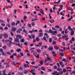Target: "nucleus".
<instances>
[{
  "mask_svg": "<svg viewBox=\"0 0 75 75\" xmlns=\"http://www.w3.org/2000/svg\"><path fill=\"white\" fill-rule=\"evenodd\" d=\"M45 32L48 33H50V34H52V35H55V34H57V31H52V30L51 29H49V31H45Z\"/></svg>",
  "mask_w": 75,
  "mask_h": 75,
  "instance_id": "nucleus-1",
  "label": "nucleus"
},
{
  "mask_svg": "<svg viewBox=\"0 0 75 75\" xmlns=\"http://www.w3.org/2000/svg\"><path fill=\"white\" fill-rule=\"evenodd\" d=\"M33 55H34V56L36 58H39V55H40L39 54H38L37 55V52H34L33 53Z\"/></svg>",
  "mask_w": 75,
  "mask_h": 75,
  "instance_id": "nucleus-2",
  "label": "nucleus"
},
{
  "mask_svg": "<svg viewBox=\"0 0 75 75\" xmlns=\"http://www.w3.org/2000/svg\"><path fill=\"white\" fill-rule=\"evenodd\" d=\"M62 61H63L64 62H66V64H65V65H67L68 64V62H67V60L66 59H63L62 60H61Z\"/></svg>",
  "mask_w": 75,
  "mask_h": 75,
  "instance_id": "nucleus-3",
  "label": "nucleus"
},
{
  "mask_svg": "<svg viewBox=\"0 0 75 75\" xmlns=\"http://www.w3.org/2000/svg\"><path fill=\"white\" fill-rule=\"evenodd\" d=\"M47 59L48 61H49L50 62H52V60L51 59V58L47 57Z\"/></svg>",
  "mask_w": 75,
  "mask_h": 75,
  "instance_id": "nucleus-4",
  "label": "nucleus"
},
{
  "mask_svg": "<svg viewBox=\"0 0 75 75\" xmlns=\"http://www.w3.org/2000/svg\"><path fill=\"white\" fill-rule=\"evenodd\" d=\"M15 42H19V39L16 37L14 40Z\"/></svg>",
  "mask_w": 75,
  "mask_h": 75,
  "instance_id": "nucleus-5",
  "label": "nucleus"
},
{
  "mask_svg": "<svg viewBox=\"0 0 75 75\" xmlns=\"http://www.w3.org/2000/svg\"><path fill=\"white\" fill-rule=\"evenodd\" d=\"M23 30L22 29L19 28V30H18L16 31V33H21V31H22Z\"/></svg>",
  "mask_w": 75,
  "mask_h": 75,
  "instance_id": "nucleus-6",
  "label": "nucleus"
},
{
  "mask_svg": "<svg viewBox=\"0 0 75 75\" xmlns=\"http://www.w3.org/2000/svg\"><path fill=\"white\" fill-rule=\"evenodd\" d=\"M17 28H16L14 27L12 28L11 31L12 32L16 31L17 30Z\"/></svg>",
  "mask_w": 75,
  "mask_h": 75,
  "instance_id": "nucleus-7",
  "label": "nucleus"
},
{
  "mask_svg": "<svg viewBox=\"0 0 75 75\" xmlns=\"http://www.w3.org/2000/svg\"><path fill=\"white\" fill-rule=\"evenodd\" d=\"M48 50L49 51H52V50H53V47H50L48 48Z\"/></svg>",
  "mask_w": 75,
  "mask_h": 75,
  "instance_id": "nucleus-8",
  "label": "nucleus"
},
{
  "mask_svg": "<svg viewBox=\"0 0 75 75\" xmlns=\"http://www.w3.org/2000/svg\"><path fill=\"white\" fill-rule=\"evenodd\" d=\"M54 48L56 50H59V47H57V46H54Z\"/></svg>",
  "mask_w": 75,
  "mask_h": 75,
  "instance_id": "nucleus-9",
  "label": "nucleus"
},
{
  "mask_svg": "<svg viewBox=\"0 0 75 75\" xmlns=\"http://www.w3.org/2000/svg\"><path fill=\"white\" fill-rule=\"evenodd\" d=\"M52 53L53 55V57H56L57 56V54L55 53V52L54 51H52Z\"/></svg>",
  "mask_w": 75,
  "mask_h": 75,
  "instance_id": "nucleus-10",
  "label": "nucleus"
},
{
  "mask_svg": "<svg viewBox=\"0 0 75 75\" xmlns=\"http://www.w3.org/2000/svg\"><path fill=\"white\" fill-rule=\"evenodd\" d=\"M68 37V35H67V36H65V35H64V36H62V38L65 39V38H67V37Z\"/></svg>",
  "mask_w": 75,
  "mask_h": 75,
  "instance_id": "nucleus-11",
  "label": "nucleus"
},
{
  "mask_svg": "<svg viewBox=\"0 0 75 75\" xmlns=\"http://www.w3.org/2000/svg\"><path fill=\"white\" fill-rule=\"evenodd\" d=\"M2 72L3 73V75H8L7 74H6V70H4L2 71Z\"/></svg>",
  "mask_w": 75,
  "mask_h": 75,
  "instance_id": "nucleus-12",
  "label": "nucleus"
},
{
  "mask_svg": "<svg viewBox=\"0 0 75 75\" xmlns=\"http://www.w3.org/2000/svg\"><path fill=\"white\" fill-rule=\"evenodd\" d=\"M40 13H42V14L43 15H44V13L43 12V10H42V9H40Z\"/></svg>",
  "mask_w": 75,
  "mask_h": 75,
  "instance_id": "nucleus-13",
  "label": "nucleus"
},
{
  "mask_svg": "<svg viewBox=\"0 0 75 75\" xmlns=\"http://www.w3.org/2000/svg\"><path fill=\"white\" fill-rule=\"evenodd\" d=\"M43 33L42 32L39 33V37H42V36H43Z\"/></svg>",
  "mask_w": 75,
  "mask_h": 75,
  "instance_id": "nucleus-14",
  "label": "nucleus"
},
{
  "mask_svg": "<svg viewBox=\"0 0 75 75\" xmlns=\"http://www.w3.org/2000/svg\"><path fill=\"white\" fill-rule=\"evenodd\" d=\"M67 29L68 30H69L70 31H71V30H72V28H71V26H69L67 27Z\"/></svg>",
  "mask_w": 75,
  "mask_h": 75,
  "instance_id": "nucleus-15",
  "label": "nucleus"
},
{
  "mask_svg": "<svg viewBox=\"0 0 75 75\" xmlns=\"http://www.w3.org/2000/svg\"><path fill=\"white\" fill-rule=\"evenodd\" d=\"M16 37H18L19 39H21L22 38V36L21 35H17Z\"/></svg>",
  "mask_w": 75,
  "mask_h": 75,
  "instance_id": "nucleus-16",
  "label": "nucleus"
},
{
  "mask_svg": "<svg viewBox=\"0 0 75 75\" xmlns=\"http://www.w3.org/2000/svg\"><path fill=\"white\" fill-rule=\"evenodd\" d=\"M71 31L70 33L71 35L72 36L74 34V31H73L72 30Z\"/></svg>",
  "mask_w": 75,
  "mask_h": 75,
  "instance_id": "nucleus-17",
  "label": "nucleus"
},
{
  "mask_svg": "<svg viewBox=\"0 0 75 75\" xmlns=\"http://www.w3.org/2000/svg\"><path fill=\"white\" fill-rule=\"evenodd\" d=\"M4 37H5V38H8V34L5 33Z\"/></svg>",
  "mask_w": 75,
  "mask_h": 75,
  "instance_id": "nucleus-18",
  "label": "nucleus"
},
{
  "mask_svg": "<svg viewBox=\"0 0 75 75\" xmlns=\"http://www.w3.org/2000/svg\"><path fill=\"white\" fill-rule=\"evenodd\" d=\"M16 51L18 52H20L21 51V50L20 49H18L16 50Z\"/></svg>",
  "mask_w": 75,
  "mask_h": 75,
  "instance_id": "nucleus-19",
  "label": "nucleus"
},
{
  "mask_svg": "<svg viewBox=\"0 0 75 75\" xmlns=\"http://www.w3.org/2000/svg\"><path fill=\"white\" fill-rule=\"evenodd\" d=\"M41 69L43 71H45V68L44 67H41Z\"/></svg>",
  "mask_w": 75,
  "mask_h": 75,
  "instance_id": "nucleus-20",
  "label": "nucleus"
},
{
  "mask_svg": "<svg viewBox=\"0 0 75 75\" xmlns=\"http://www.w3.org/2000/svg\"><path fill=\"white\" fill-rule=\"evenodd\" d=\"M43 39L45 41H48V40L46 39V37L45 36H44V37H43Z\"/></svg>",
  "mask_w": 75,
  "mask_h": 75,
  "instance_id": "nucleus-21",
  "label": "nucleus"
},
{
  "mask_svg": "<svg viewBox=\"0 0 75 75\" xmlns=\"http://www.w3.org/2000/svg\"><path fill=\"white\" fill-rule=\"evenodd\" d=\"M11 25L12 26H15V22H12L11 23Z\"/></svg>",
  "mask_w": 75,
  "mask_h": 75,
  "instance_id": "nucleus-22",
  "label": "nucleus"
},
{
  "mask_svg": "<svg viewBox=\"0 0 75 75\" xmlns=\"http://www.w3.org/2000/svg\"><path fill=\"white\" fill-rule=\"evenodd\" d=\"M1 54L2 55H4V56H6V53L4 52H2Z\"/></svg>",
  "mask_w": 75,
  "mask_h": 75,
  "instance_id": "nucleus-23",
  "label": "nucleus"
},
{
  "mask_svg": "<svg viewBox=\"0 0 75 75\" xmlns=\"http://www.w3.org/2000/svg\"><path fill=\"white\" fill-rule=\"evenodd\" d=\"M37 52H38V53H40L41 52V50L40 49H37L36 50Z\"/></svg>",
  "mask_w": 75,
  "mask_h": 75,
  "instance_id": "nucleus-24",
  "label": "nucleus"
},
{
  "mask_svg": "<svg viewBox=\"0 0 75 75\" xmlns=\"http://www.w3.org/2000/svg\"><path fill=\"white\" fill-rule=\"evenodd\" d=\"M57 73V71H54V72L52 73V75H56V74Z\"/></svg>",
  "mask_w": 75,
  "mask_h": 75,
  "instance_id": "nucleus-25",
  "label": "nucleus"
},
{
  "mask_svg": "<svg viewBox=\"0 0 75 75\" xmlns=\"http://www.w3.org/2000/svg\"><path fill=\"white\" fill-rule=\"evenodd\" d=\"M52 38L54 39V40H57V37L55 36H52Z\"/></svg>",
  "mask_w": 75,
  "mask_h": 75,
  "instance_id": "nucleus-26",
  "label": "nucleus"
},
{
  "mask_svg": "<svg viewBox=\"0 0 75 75\" xmlns=\"http://www.w3.org/2000/svg\"><path fill=\"white\" fill-rule=\"evenodd\" d=\"M57 43V42L56 41H53L52 42V44L53 45H55Z\"/></svg>",
  "mask_w": 75,
  "mask_h": 75,
  "instance_id": "nucleus-27",
  "label": "nucleus"
},
{
  "mask_svg": "<svg viewBox=\"0 0 75 75\" xmlns=\"http://www.w3.org/2000/svg\"><path fill=\"white\" fill-rule=\"evenodd\" d=\"M49 22H50L51 23H53L54 22V20H49Z\"/></svg>",
  "mask_w": 75,
  "mask_h": 75,
  "instance_id": "nucleus-28",
  "label": "nucleus"
},
{
  "mask_svg": "<svg viewBox=\"0 0 75 75\" xmlns=\"http://www.w3.org/2000/svg\"><path fill=\"white\" fill-rule=\"evenodd\" d=\"M28 73V71H27V70H25L24 72V74H27Z\"/></svg>",
  "mask_w": 75,
  "mask_h": 75,
  "instance_id": "nucleus-29",
  "label": "nucleus"
},
{
  "mask_svg": "<svg viewBox=\"0 0 75 75\" xmlns=\"http://www.w3.org/2000/svg\"><path fill=\"white\" fill-rule=\"evenodd\" d=\"M0 23H5V22H4V21L3 20L0 19Z\"/></svg>",
  "mask_w": 75,
  "mask_h": 75,
  "instance_id": "nucleus-30",
  "label": "nucleus"
},
{
  "mask_svg": "<svg viewBox=\"0 0 75 75\" xmlns=\"http://www.w3.org/2000/svg\"><path fill=\"white\" fill-rule=\"evenodd\" d=\"M52 38H50L49 40V41L50 43H51V42H52Z\"/></svg>",
  "mask_w": 75,
  "mask_h": 75,
  "instance_id": "nucleus-31",
  "label": "nucleus"
},
{
  "mask_svg": "<svg viewBox=\"0 0 75 75\" xmlns=\"http://www.w3.org/2000/svg\"><path fill=\"white\" fill-rule=\"evenodd\" d=\"M61 57H64V54L63 53H61L60 54Z\"/></svg>",
  "mask_w": 75,
  "mask_h": 75,
  "instance_id": "nucleus-32",
  "label": "nucleus"
},
{
  "mask_svg": "<svg viewBox=\"0 0 75 75\" xmlns=\"http://www.w3.org/2000/svg\"><path fill=\"white\" fill-rule=\"evenodd\" d=\"M16 45L17 46H18V47H20V48H21V45H20V44L19 43L16 44Z\"/></svg>",
  "mask_w": 75,
  "mask_h": 75,
  "instance_id": "nucleus-33",
  "label": "nucleus"
},
{
  "mask_svg": "<svg viewBox=\"0 0 75 75\" xmlns=\"http://www.w3.org/2000/svg\"><path fill=\"white\" fill-rule=\"evenodd\" d=\"M33 39H34L35 38V35L34 34H32L31 35Z\"/></svg>",
  "mask_w": 75,
  "mask_h": 75,
  "instance_id": "nucleus-34",
  "label": "nucleus"
},
{
  "mask_svg": "<svg viewBox=\"0 0 75 75\" xmlns=\"http://www.w3.org/2000/svg\"><path fill=\"white\" fill-rule=\"evenodd\" d=\"M6 48H7V46L6 45H4L3 47V49H4L5 50H6Z\"/></svg>",
  "mask_w": 75,
  "mask_h": 75,
  "instance_id": "nucleus-35",
  "label": "nucleus"
},
{
  "mask_svg": "<svg viewBox=\"0 0 75 75\" xmlns=\"http://www.w3.org/2000/svg\"><path fill=\"white\" fill-rule=\"evenodd\" d=\"M36 40L37 41H40V38L38 37H37L36 38Z\"/></svg>",
  "mask_w": 75,
  "mask_h": 75,
  "instance_id": "nucleus-36",
  "label": "nucleus"
},
{
  "mask_svg": "<svg viewBox=\"0 0 75 75\" xmlns=\"http://www.w3.org/2000/svg\"><path fill=\"white\" fill-rule=\"evenodd\" d=\"M6 53L8 54V55H11V52H7Z\"/></svg>",
  "mask_w": 75,
  "mask_h": 75,
  "instance_id": "nucleus-37",
  "label": "nucleus"
},
{
  "mask_svg": "<svg viewBox=\"0 0 75 75\" xmlns=\"http://www.w3.org/2000/svg\"><path fill=\"white\" fill-rule=\"evenodd\" d=\"M2 36H3V34H0V39H1V38H2Z\"/></svg>",
  "mask_w": 75,
  "mask_h": 75,
  "instance_id": "nucleus-38",
  "label": "nucleus"
},
{
  "mask_svg": "<svg viewBox=\"0 0 75 75\" xmlns=\"http://www.w3.org/2000/svg\"><path fill=\"white\" fill-rule=\"evenodd\" d=\"M63 50H68V47H66L65 48V46H64L63 47Z\"/></svg>",
  "mask_w": 75,
  "mask_h": 75,
  "instance_id": "nucleus-39",
  "label": "nucleus"
},
{
  "mask_svg": "<svg viewBox=\"0 0 75 75\" xmlns=\"http://www.w3.org/2000/svg\"><path fill=\"white\" fill-rule=\"evenodd\" d=\"M21 41L22 42H24L25 40L24 39L22 38V39H21Z\"/></svg>",
  "mask_w": 75,
  "mask_h": 75,
  "instance_id": "nucleus-40",
  "label": "nucleus"
},
{
  "mask_svg": "<svg viewBox=\"0 0 75 75\" xmlns=\"http://www.w3.org/2000/svg\"><path fill=\"white\" fill-rule=\"evenodd\" d=\"M0 30H1L2 31H4V29L3 27H0Z\"/></svg>",
  "mask_w": 75,
  "mask_h": 75,
  "instance_id": "nucleus-41",
  "label": "nucleus"
},
{
  "mask_svg": "<svg viewBox=\"0 0 75 75\" xmlns=\"http://www.w3.org/2000/svg\"><path fill=\"white\" fill-rule=\"evenodd\" d=\"M10 67V64H7V65H6L5 67L7 68H9Z\"/></svg>",
  "mask_w": 75,
  "mask_h": 75,
  "instance_id": "nucleus-42",
  "label": "nucleus"
},
{
  "mask_svg": "<svg viewBox=\"0 0 75 75\" xmlns=\"http://www.w3.org/2000/svg\"><path fill=\"white\" fill-rule=\"evenodd\" d=\"M65 34H67L68 33V30L67 29H66L65 31Z\"/></svg>",
  "mask_w": 75,
  "mask_h": 75,
  "instance_id": "nucleus-43",
  "label": "nucleus"
},
{
  "mask_svg": "<svg viewBox=\"0 0 75 75\" xmlns=\"http://www.w3.org/2000/svg\"><path fill=\"white\" fill-rule=\"evenodd\" d=\"M40 65H42L44 64V63H43V62H42V61H41L40 62Z\"/></svg>",
  "mask_w": 75,
  "mask_h": 75,
  "instance_id": "nucleus-44",
  "label": "nucleus"
},
{
  "mask_svg": "<svg viewBox=\"0 0 75 75\" xmlns=\"http://www.w3.org/2000/svg\"><path fill=\"white\" fill-rule=\"evenodd\" d=\"M31 25H32L33 27L34 26V25H35V23L34 22H32L31 23Z\"/></svg>",
  "mask_w": 75,
  "mask_h": 75,
  "instance_id": "nucleus-45",
  "label": "nucleus"
},
{
  "mask_svg": "<svg viewBox=\"0 0 75 75\" xmlns=\"http://www.w3.org/2000/svg\"><path fill=\"white\" fill-rule=\"evenodd\" d=\"M11 64L12 65H16V64H15V62H14L12 61L11 62Z\"/></svg>",
  "mask_w": 75,
  "mask_h": 75,
  "instance_id": "nucleus-46",
  "label": "nucleus"
},
{
  "mask_svg": "<svg viewBox=\"0 0 75 75\" xmlns=\"http://www.w3.org/2000/svg\"><path fill=\"white\" fill-rule=\"evenodd\" d=\"M59 26L58 25L55 26V28H59Z\"/></svg>",
  "mask_w": 75,
  "mask_h": 75,
  "instance_id": "nucleus-47",
  "label": "nucleus"
},
{
  "mask_svg": "<svg viewBox=\"0 0 75 75\" xmlns=\"http://www.w3.org/2000/svg\"><path fill=\"white\" fill-rule=\"evenodd\" d=\"M59 74H60V75H61V74H63V72L61 70L59 72Z\"/></svg>",
  "mask_w": 75,
  "mask_h": 75,
  "instance_id": "nucleus-48",
  "label": "nucleus"
},
{
  "mask_svg": "<svg viewBox=\"0 0 75 75\" xmlns=\"http://www.w3.org/2000/svg\"><path fill=\"white\" fill-rule=\"evenodd\" d=\"M24 44H25V45L26 46L28 45V43H27V42H26L24 43Z\"/></svg>",
  "mask_w": 75,
  "mask_h": 75,
  "instance_id": "nucleus-49",
  "label": "nucleus"
},
{
  "mask_svg": "<svg viewBox=\"0 0 75 75\" xmlns=\"http://www.w3.org/2000/svg\"><path fill=\"white\" fill-rule=\"evenodd\" d=\"M20 54L21 57H23L24 55L23 54V53H20Z\"/></svg>",
  "mask_w": 75,
  "mask_h": 75,
  "instance_id": "nucleus-50",
  "label": "nucleus"
},
{
  "mask_svg": "<svg viewBox=\"0 0 75 75\" xmlns=\"http://www.w3.org/2000/svg\"><path fill=\"white\" fill-rule=\"evenodd\" d=\"M10 41V40H5V42L7 43V42H8Z\"/></svg>",
  "mask_w": 75,
  "mask_h": 75,
  "instance_id": "nucleus-51",
  "label": "nucleus"
},
{
  "mask_svg": "<svg viewBox=\"0 0 75 75\" xmlns=\"http://www.w3.org/2000/svg\"><path fill=\"white\" fill-rule=\"evenodd\" d=\"M26 18L27 19L28 18L27 17V16H24L23 17V19H26Z\"/></svg>",
  "mask_w": 75,
  "mask_h": 75,
  "instance_id": "nucleus-52",
  "label": "nucleus"
},
{
  "mask_svg": "<svg viewBox=\"0 0 75 75\" xmlns=\"http://www.w3.org/2000/svg\"><path fill=\"white\" fill-rule=\"evenodd\" d=\"M69 38H68V37L66 38L65 40H66V41H68V40H69Z\"/></svg>",
  "mask_w": 75,
  "mask_h": 75,
  "instance_id": "nucleus-53",
  "label": "nucleus"
},
{
  "mask_svg": "<svg viewBox=\"0 0 75 75\" xmlns=\"http://www.w3.org/2000/svg\"><path fill=\"white\" fill-rule=\"evenodd\" d=\"M0 52L2 53L3 52V50L1 48L0 49Z\"/></svg>",
  "mask_w": 75,
  "mask_h": 75,
  "instance_id": "nucleus-54",
  "label": "nucleus"
},
{
  "mask_svg": "<svg viewBox=\"0 0 75 75\" xmlns=\"http://www.w3.org/2000/svg\"><path fill=\"white\" fill-rule=\"evenodd\" d=\"M59 64H60V65H62L63 64V62H59Z\"/></svg>",
  "mask_w": 75,
  "mask_h": 75,
  "instance_id": "nucleus-55",
  "label": "nucleus"
},
{
  "mask_svg": "<svg viewBox=\"0 0 75 75\" xmlns=\"http://www.w3.org/2000/svg\"><path fill=\"white\" fill-rule=\"evenodd\" d=\"M59 51H60L61 52H64V50L61 49H59Z\"/></svg>",
  "mask_w": 75,
  "mask_h": 75,
  "instance_id": "nucleus-56",
  "label": "nucleus"
},
{
  "mask_svg": "<svg viewBox=\"0 0 75 75\" xmlns=\"http://www.w3.org/2000/svg\"><path fill=\"white\" fill-rule=\"evenodd\" d=\"M62 45H63V46H65V42H62Z\"/></svg>",
  "mask_w": 75,
  "mask_h": 75,
  "instance_id": "nucleus-57",
  "label": "nucleus"
},
{
  "mask_svg": "<svg viewBox=\"0 0 75 75\" xmlns=\"http://www.w3.org/2000/svg\"><path fill=\"white\" fill-rule=\"evenodd\" d=\"M75 54V53H74V51H72L71 52V54L72 55H74Z\"/></svg>",
  "mask_w": 75,
  "mask_h": 75,
  "instance_id": "nucleus-58",
  "label": "nucleus"
},
{
  "mask_svg": "<svg viewBox=\"0 0 75 75\" xmlns=\"http://www.w3.org/2000/svg\"><path fill=\"white\" fill-rule=\"evenodd\" d=\"M7 26L8 27H10V24L9 23H8L7 24Z\"/></svg>",
  "mask_w": 75,
  "mask_h": 75,
  "instance_id": "nucleus-59",
  "label": "nucleus"
},
{
  "mask_svg": "<svg viewBox=\"0 0 75 75\" xmlns=\"http://www.w3.org/2000/svg\"><path fill=\"white\" fill-rule=\"evenodd\" d=\"M63 72H64V73H65V72H66V69H63Z\"/></svg>",
  "mask_w": 75,
  "mask_h": 75,
  "instance_id": "nucleus-60",
  "label": "nucleus"
},
{
  "mask_svg": "<svg viewBox=\"0 0 75 75\" xmlns=\"http://www.w3.org/2000/svg\"><path fill=\"white\" fill-rule=\"evenodd\" d=\"M42 21H45V18L43 17V18L42 19Z\"/></svg>",
  "mask_w": 75,
  "mask_h": 75,
  "instance_id": "nucleus-61",
  "label": "nucleus"
},
{
  "mask_svg": "<svg viewBox=\"0 0 75 75\" xmlns=\"http://www.w3.org/2000/svg\"><path fill=\"white\" fill-rule=\"evenodd\" d=\"M11 36H14V34L12 32H11Z\"/></svg>",
  "mask_w": 75,
  "mask_h": 75,
  "instance_id": "nucleus-62",
  "label": "nucleus"
},
{
  "mask_svg": "<svg viewBox=\"0 0 75 75\" xmlns=\"http://www.w3.org/2000/svg\"><path fill=\"white\" fill-rule=\"evenodd\" d=\"M9 39L10 41H11L13 40V38H12L9 37Z\"/></svg>",
  "mask_w": 75,
  "mask_h": 75,
  "instance_id": "nucleus-63",
  "label": "nucleus"
},
{
  "mask_svg": "<svg viewBox=\"0 0 75 75\" xmlns=\"http://www.w3.org/2000/svg\"><path fill=\"white\" fill-rule=\"evenodd\" d=\"M50 13H52V8H50Z\"/></svg>",
  "mask_w": 75,
  "mask_h": 75,
  "instance_id": "nucleus-64",
  "label": "nucleus"
}]
</instances>
